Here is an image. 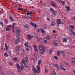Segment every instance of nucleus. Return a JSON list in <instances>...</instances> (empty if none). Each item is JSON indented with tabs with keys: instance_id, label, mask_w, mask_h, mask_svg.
<instances>
[{
	"instance_id": "nucleus-40",
	"label": "nucleus",
	"mask_w": 75,
	"mask_h": 75,
	"mask_svg": "<svg viewBox=\"0 0 75 75\" xmlns=\"http://www.w3.org/2000/svg\"><path fill=\"white\" fill-rule=\"evenodd\" d=\"M13 59L14 61H17V59L16 57H14L13 58Z\"/></svg>"
},
{
	"instance_id": "nucleus-57",
	"label": "nucleus",
	"mask_w": 75,
	"mask_h": 75,
	"mask_svg": "<svg viewBox=\"0 0 75 75\" xmlns=\"http://www.w3.org/2000/svg\"><path fill=\"white\" fill-rule=\"evenodd\" d=\"M9 64L10 65H13V64L11 62H9Z\"/></svg>"
},
{
	"instance_id": "nucleus-7",
	"label": "nucleus",
	"mask_w": 75,
	"mask_h": 75,
	"mask_svg": "<svg viewBox=\"0 0 75 75\" xmlns=\"http://www.w3.org/2000/svg\"><path fill=\"white\" fill-rule=\"evenodd\" d=\"M53 43L55 46H58V43L56 41H54L53 42Z\"/></svg>"
},
{
	"instance_id": "nucleus-43",
	"label": "nucleus",
	"mask_w": 75,
	"mask_h": 75,
	"mask_svg": "<svg viewBox=\"0 0 75 75\" xmlns=\"http://www.w3.org/2000/svg\"><path fill=\"white\" fill-rule=\"evenodd\" d=\"M16 25V23H14L13 24L12 28H14V25Z\"/></svg>"
},
{
	"instance_id": "nucleus-10",
	"label": "nucleus",
	"mask_w": 75,
	"mask_h": 75,
	"mask_svg": "<svg viewBox=\"0 0 75 75\" xmlns=\"http://www.w3.org/2000/svg\"><path fill=\"white\" fill-rule=\"evenodd\" d=\"M50 38H51V37H50V36L49 35H47L46 37V39L47 40H50Z\"/></svg>"
},
{
	"instance_id": "nucleus-15",
	"label": "nucleus",
	"mask_w": 75,
	"mask_h": 75,
	"mask_svg": "<svg viewBox=\"0 0 75 75\" xmlns=\"http://www.w3.org/2000/svg\"><path fill=\"white\" fill-rule=\"evenodd\" d=\"M42 61L41 60H39L38 62V65H39V66H40L41 65V62Z\"/></svg>"
},
{
	"instance_id": "nucleus-59",
	"label": "nucleus",
	"mask_w": 75,
	"mask_h": 75,
	"mask_svg": "<svg viewBox=\"0 0 75 75\" xmlns=\"http://www.w3.org/2000/svg\"><path fill=\"white\" fill-rule=\"evenodd\" d=\"M20 47L19 46H18V47L17 48V49L18 50H21V49H20Z\"/></svg>"
},
{
	"instance_id": "nucleus-64",
	"label": "nucleus",
	"mask_w": 75,
	"mask_h": 75,
	"mask_svg": "<svg viewBox=\"0 0 75 75\" xmlns=\"http://www.w3.org/2000/svg\"><path fill=\"white\" fill-rule=\"evenodd\" d=\"M73 35H74V36H75V33L74 32L73 33Z\"/></svg>"
},
{
	"instance_id": "nucleus-44",
	"label": "nucleus",
	"mask_w": 75,
	"mask_h": 75,
	"mask_svg": "<svg viewBox=\"0 0 75 75\" xmlns=\"http://www.w3.org/2000/svg\"><path fill=\"white\" fill-rule=\"evenodd\" d=\"M53 13L54 16H56V14L57 13H55V11H53Z\"/></svg>"
},
{
	"instance_id": "nucleus-30",
	"label": "nucleus",
	"mask_w": 75,
	"mask_h": 75,
	"mask_svg": "<svg viewBox=\"0 0 75 75\" xmlns=\"http://www.w3.org/2000/svg\"><path fill=\"white\" fill-rule=\"evenodd\" d=\"M54 59H55L56 60H57V59H58V57L57 56H54Z\"/></svg>"
},
{
	"instance_id": "nucleus-5",
	"label": "nucleus",
	"mask_w": 75,
	"mask_h": 75,
	"mask_svg": "<svg viewBox=\"0 0 75 75\" xmlns=\"http://www.w3.org/2000/svg\"><path fill=\"white\" fill-rule=\"evenodd\" d=\"M33 72H34V74H36V69L35 68V67L34 66H33Z\"/></svg>"
},
{
	"instance_id": "nucleus-6",
	"label": "nucleus",
	"mask_w": 75,
	"mask_h": 75,
	"mask_svg": "<svg viewBox=\"0 0 75 75\" xmlns=\"http://www.w3.org/2000/svg\"><path fill=\"white\" fill-rule=\"evenodd\" d=\"M1 71H2V67H0V73L1 72ZM0 75H4V73L1 72L0 73Z\"/></svg>"
},
{
	"instance_id": "nucleus-8",
	"label": "nucleus",
	"mask_w": 75,
	"mask_h": 75,
	"mask_svg": "<svg viewBox=\"0 0 75 75\" xmlns=\"http://www.w3.org/2000/svg\"><path fill=\"white\" fill-rule=\"evenodd\" d=\"M51 4L52 6L53 7H56V5L53 2V1L51 2Z\"/></svg>"
},
{
	"instance_id": "nucleus-61",
	"label": "nucleus",
	"mask_w": 75,
	"mask_h": 75,
	"mask_svg": "<svg viewBox=\"0 0 75 75\" xmlns=\"http://www.w3.org/2000/svg\"><path fill=\"white\" fill-rule=\"evenodd\" d=\"M26 14L27 16H28L29 15H30V13H28L27 12V13H26Z\"/></svg>"
},
{
	"instance_id": "nucleus-51",
	"label": "nucleus",
	"mask_w": 75,
	"mask_h": 75,
	"mask_svg": "<svg viewBox=\"0 0 75 75\" xmlns=\"http://www.w3.org/2000/svg\"><path fill=\"white\" fill-rule=\"evenodd\" d=\"M0 23L1 25H2V27H3V23L1 22H0Z\"/></svg>"
},
{
	"instance_id": "nucleus-26",
	"label": "nucleus",
	"mask_w": 75,
	"mask_h": 75,
	"mask_svg": "<svg viewBox=\"0 0 75 75\" xmlns=\"http://www.w3.org/2000/svg\"><path fill=\"white\" fill-rule=\"evenodd\" d=\"M6 30L7 31H10V28L6 27Z\"/></svg>"
},
{
	"instance_id": "nucleus-56",
	"label": "nucleus",
	"mask_w": 75,
	"mask_h": 75,
	"mask_svg": "<svg viewBox=\"0 0 75 75\" xmlns=\"http://www.w3.org/2000/svg\"><path fill=\"white\" fill-rule=\"evenodd\" d=\"M54 65L55 67H58V64H54Z\"/></svg>"
},
{
	"instance_id": "nucleus-35",
	"label": "nucleus",
	"mask_w": 75,
	"mask_h": 75,
	"mask_svg": "<svg viewBox=\"0 0 75 75\" xmlns=\"http://www.w3.org/2000/svg\"><path fill=\"white\" fill-rule=\"evenodd\" d=\"M24 67L25 68H28V65L27 64H24Z\"/></svg>"
},
{
	"instance_id": "nucleus-17",
	"label": "nucleus",
	"mask_w": 75,
	"mask_h": 75,
	"mask_svg": "<svg viewBox=\"0 0 75 75\" xmlns=\"http://www.w3.org/2000/svg\"><path fill=\"white\" fill-rule=\"evenodd\" d=\"M60 53H61V54H62L64 56H65V53L64 52H63V51H62L61 52L60 51L59 52Z\"/></svg>"
},
{
	"instance_id": "nucleus-12",
	"label": "nucleus",
	"mask_w": 75,
	"mask_h": 75,
	"mask_svg": "<svg viewBox=\"0 0 75 75\" xmlns=\"http://www.w3.org/2000/svg\"><path fill=\"white\" fill-rule=\"evenodd\" d=\"M51 25L52 26H54L55 25V22L52 21L51 22Z\"/></svg>"
},
{
	"instance_id": "nucleus-19",
	"label": "nucleus",
	"mask_w": 75,
	"mask_h": 75,
	"mask_svg": "<svg viewBox=\"0 0 75 75\" xmlns=\"http://www.w3.org/2000/svg\"><path fill=\"white\" fill-rule=\"evenodd\" d=\"M16 66L17 69H20V65L19 64H16Z\"/></svg>"
},
{
	"instance_id": "nucleus-21",
	"label": "nucleus",
	"mask_w": 75,
	"mask_h": 75,
	"mask_svg": "<svg viewBox=\"0 0 75 75\" xmlns=\"http://www.w3.org/2000/svg\"><path fill=\"white\" fill-rule=\"evenodd\" d=\"M21 32V30H20L17 29L16 33H20Z\"/></svg>"
},
{
	"instance_id": "nucleus-54",
	"label": "nucleus",
	"mask_w": 75,
	"mask_h": 75,
	"mask_svg": "<svg viewBox=\"0 0 75 75\" xmlns=\"http://www.w3.org/2000/svg\"><path fill=\"white\" fill-rule=\"evenodd\" d=\"M28 58H27V57H26L25 58V60L26 61H28Z\"/></svg>"
},
{
	"instance_id": "nucleus-34",
	"label": "nucleus",
	"mask_w": 75,
	"mask_h": 75,
	"mask_svg": "<svg viewBox=\"0 0 75 75\" xmlns=\"http://www.w3.org/2000/svg\"><path fill=\"white\" fill-rule=\"evenodd\" d=\"M36 72L37 74H40V70H37V71H36Z\"/></svg>"
},
{
	"instance_id": "nucleus-50",
	"label": "nucleus",
	"mask_w": 75,
	"mask_h": 75,
	"mask_svg": "<svg viewBox=\"0 0 75 75\" xmlns=\"http://www.w3.org/2000/svg\"><path fill=\"white\" fill-rule=\"evenodd\" d=\"M35 51H36L37 52H38V49H37V48H35Z\"/></svg>"
},
{
	"instance_id": "nucleus-45",
	"label": "nucleus",
	"mask_w": 75,
	"mask_h": 75,
	"mask_svg": "<svg viewBox=\"0 0 75 75\" xmlns=\"http://www.w3.org/2000/svg\"><path fill=\"white\" fill-rule=\"evenodd\" d=\"M18 72H19V73H20V72H21V69H18Z\"/></svg>"
},
{
	"instance_id": "nucleus-18",
	"label": "nucleus",
	"mask_w": 75,
	"mask_h": 75,
	"mask_svg": "<svg viewBox=\"0 0 75 75\" xmlns=\"http://www.w3.org/2000/svg\"><path fill=\"white\" fill-rule=\"evenodd\" d=\"M16 35L17 37L18 38L20 37V34L18 32L16 33Z\"/></svg>"
},
{
	"instance_id": "nucleus-31",
	"label": "nucleus",
	"mask_w": 75,
	"mask_h": 75,
	"mask_svg": "<svg viewBox=\"0 0 75 75\" xmlns=\"http://www.w3.org/2000/svg\"><path fill=\"white\" fill-rule=\"evenodd\" d=\"M69 31L71 32V33H72V34L74 32V31H73V30H72L71 29H69Z\"/></svg>"
},
{
	"instance_id": "nucleus-33",
	"label": "nucleus",
	"mask_w": 75,
	"mask_h": 75,
	"mask_svg": "<svg viewBox=\"0 0 75 75\" xmlns=\"http://www.w3.org/2000/svg\"><path fill=\"white\" fill-rule=\"evenodd\" d=\"M65 8H67V10H68V11H69L70 10H69V6H65Z\"/></svg>"
},
{
	"instance_id": "nucleus-16",
	"label": "nucleus",
	"mask_w": 75,
	"mask_h": 75,
	"mask_svg": "<svg viewBox=\"0 0 75 75\" xmlns=\"http://www.w3.org/2000/svg\"><path fill=\"white\" fill-rule=\"evenodd\" d=\"M63 41L64 42H67V40H68V39L65 38H64L63 39Z\"/></svg>"
},
{
	"instance_id": "nucleus-9",
	"label": "nucleus",
	"mask_w": 75,
	"mask_h": 75,
	"mask_svg": "<svg viewBox=\"0 0 75 75\" xmlns=\"http://www.w3.org/2000/svg\"><path fill=\"white\" fill-rule=\"evenodd\" d=\"M71 62L73 63L74 64H75V58H73L71 59Z\"/></svg>"
},
{
	"instance_id": "nucleus-3",
	"label": "nucleus",
	"mask_w": 75,
	"mask_h": 75,
	"mask_svg": "<svg viewBox=\"0 0 75 75\" xmlns=\"http://www.w3.org/2000/svg\"><path fill=\"white\" fill-rule=\"evenodd\" d=\"M18 54L19 55H21V54H22V53H23V51H22V50L21 49H18Z\"/></svg>"
},
{
	"instance_id": "nucleus-58",
	"label": "nucleus",
	"mask_w": 75,
	"mask_h": 75,
	"mask_svg": "<svg viewBox=\"0 0 75 75\" xmlns=\"http://www.w3.org/2000/svg\"><path fill=\"white\" fill-rule=\"evenodd\" d=\"M47 42V40H44V42L45 43H46V42Z\"/></svg>"
},
{
	"instance_id": "nucleus-32",
	"label": "nucleus",
	"mask_w": 75,
	"mask_h": 75,
	"mask_svg": "<svg viewBox=\"0 0 75 75\" xmlns=\"http://www.w3.org/2000/svg\"><path fill=\"white\" fill-rule=\"evenodd\" d=\"M24 69V66H21V70H23Z\"/></svg>"
},
{
	"instance_id": "nucleus-60",
	"label": "nucleus",
	"mask_w": 75,
	"mask_h": 75,
	"mask_svg": "<svg viewBox=\"0 0 75 75\" xmlns=\"http://www.w3.org/2000/svg\"><path fill=\"white\" fill-rule=\"evenodd\" d=\"M26 49L27 51H30V50H29V49H28V48H26Z\"/></svg>"
},
{
	"instance_id": "nucleus-2",
	"label": "nucleus",
	"mask_w": 75,
	"mask_h": 75,
	"mask_svg": "<svg viewBox=\"0 0 75 75\" xmlns=\"http://www.w3.org/2000/svg\"><path fill=\"white\" fill-rule=\"evenodd\" d=\"M39 49L41 50H44V49H45V47L43 45H40L39 46Z\"/></svg>"
},
{
	"instance_id": "nucleus-38",
	"label": "nucleus",
	"mask_w": 75,
	"mask_h": 75,
	"mask_svg": "<svg viewBox=\"0 0 75 75\" xmlns=\"http://www.w3.org/2000/svg\"><path fill=\"white\" fill-rule=\"evenodd\" d=\"M18 41H17V40H15V44H18Z\"/></svg>"
},
{
	"instance_id": "nucleus-42",
	"label": "nucleus",
	"mask_w": 75,
	"mask_h": 75,
	"mask_svg": "<svg viewBox=\"0 0 75 75\" xmlns=\"http://www.w3.org/2000/svg\"><path fill=\"white\" fill-rule=\"evenodd\" d=\"M50 10L51 11H52L53 12L54 11V9H53L52 8H50Z\"/></svg>"
},
{
	"instance_id": "nucleus-28",
	"label": "nucleus",
	"mask_w": 75,
	"mask_h": 75,
	"mask_svg": "<svg viewBox=\"0 0 75 75\" xmlns=\"http://www.w3.org/2000/svg\"><path fill=\"white\" fill-rule=\"evenodd\" d=\"M4 55L5 57H8V54H7V52H6L4 53Z\"/></svg>"
},
{
	"instance_id": "nucleus-20",
	"label": "nucleus",
	"mask_w": 75,
	"mask_h": 75,
	"mask_svg": "<svg viewBox=\"0 0 75 75\" xmlns=\"http://www.w3.org/2000/svg\"><path fill=\"white\" fill-rule=\"evenodd\" d=\"M69 27L70 28H71V29H72L73 30H74V25H70Z\"/></svg>"
},
{
	"instance_id": "nucleus-62",
	"label": "nucleus",
	"mask_w": 75,
	"mask_h": 75,
	"mask_svg": "<svg viewBox=\"0 0 75 75\" xmlns=\"http://www.w3.org/2000/svg\"><path fill=\"white\" fill-rule=\"evenodd\" d=\"M8 27H9V28H10V27H11V25H7Z\"/></svg>"
},
{
	"instance_id": "nucleus-39",
	"label": "nucleus",
	"mask_w": 75,
	"mask_h": 75,
	"mask_svg": "<svg viewBox=\"0 0 75 75\" xmlns=\"http://www.w3.org/2000/svg\"><path fill=\"white\" fill-rule=\"evenodd\" d=\"M22 64H23L24 65H25V61H24V59L22 60Z\"/></svg>"
},
{
	"instance_id": "nucleus-47",
	"label": "nucleus",
	"mask_w": 75,
	"mask_h": 75,
	"mask_svg": "<svg viewBox=\"0 0 75 75\" xmlns=\"http://www.w3.org/2000/svg\"><path fill=\"white\" fill-rule=\"evenodd\" d=\"M34 26V27L35 28H37L38 27L37 26V25H36V23L35 24V25Z\"/></svg>"
},
{
	"instance_id": "nucleus-46",
	"label": "nucleus",
	"mask_w": 75,
	"mask_h": 75,
	"mask_svg": "<svg viewBox=\"0 0 75 75\" xmlns=\"http://www.w3.org/2000/svg\"><path fill=\"white\" fill-rule=\"evenodd\" d=\"M30 24H31L32 26H34V24L33 22H31Z\"/></svg>"
},
{
	"instance_id": "nucleus-24",
	"label": "nucleus",
	"mask_w": 75,
	"mask_h": 75,
	"mask_svg": "<svg viewBox=\"0 0 75 75\" xmlns=\"http://www.w3.org/2000/svg\"><path fill=\"white\" fill-rule=\"evenodd\" d=\"M5 46L6 47V50L7 51L8 49V47L7 46V44L6 43H5Z\"/></svg>"
},
{
	"instance_id": "nucleus-55",
	"label": "nucleus",
	"mask_w": 75,
	"mask_h": 75,
	"mask_svg": "<svg viewBox=\"0 0 75 75\" xmlns=\"http://www.w3.org/2000/svg\"><path fill=\"white\" fill-rule=\"evenodd\" d=\"M52 50H50V52H49V53L51 54V53H52Z\"/></svg>"
},
{
	"instance_id": "nucleus-48",
	"label": "nucleus",
	"mask_w": 75,
	"mask_h": 75,
	"mask_svg": "<svg viewBox=\"0 0 75 75\" xmlns=\"http://www.w3.org/2000/svg\"><path fill=\"white\" fill-rule=\"evenodd\" d=\"M63 4V5H65V1H62L61 2Z\"/></svg>"
},
{
	"instance_id": "nucleus-1",
	"label": "nucleus",
	"mask_w": 75,
	"mask_h": 75,
	"mask_svg": "<svg viewBox=\"0 0 75 75\" xmlns=\"http://www.w3.org/2000/svg\"><path fill=\"white\" fill-rule=\"evenodd\" d=\"M57 25H59V24H64V22H61V19H57Z\"/></svg>"
},
{
	"instance_id": "nucleus-49",
	"label": "nucleus",
	"mask_w": 75,
	"mask_h": 75,
	"mask_svg": "<svg viewBox=\"0 0 75 75\" xmlns=\"http://www.w3.org/2000/svg\"><path fill=\"white\" fill-rule=\"evenodd\" d=\"M57 68L58 70H60V68H59V67L58 66L57 67Z\"/></svg>"
},
{
	"instance_id": "nucleus-63",
	"label": "nucleus",
	"mask_w": 75,
	"mask_h": 75,
	"mask_svg": "<svg viewBox=\"0 0 75 75\" xmlns=\"http://www.w3.org/2000/svg\"><path fill=\"white\" fill-rule=\"evenodd\" d=\"M47 72H48V70L47 69H46V70H45V72L47 73Z\"/></svg>"
},
{
	"instance_id": "nucleus-22",
	"label": "nucleus",
	"mask_w": 75,
	"mask_h": 75,
	"mask_svg": "<svg viewBox=\"0 0 75 75\" xmlns=\"http://www.w3.org/2000/svg\"><path fill=\"white\" fill-rule=\"evenodd\" d=\"M60 68H61V69H62L63 70H64V71H66V69H65V68H64L63 67H62V66L60 65Z\"/></svg>"
},
{
	"instance_id": "nucleus-4",
	"label": "nucleus",
	"mask_w": 75,
	"mask_h": 75,
	"mask_svg": "<svg viewBox=\"0 0 75 75\" xmlns=\"http://www.w3.org/2000/svg\"><path fill=\"white\" fill-rule=\"evenodd\" d=\"M45 49L40 50V54H44V53L45 52Z\"/></svg>"
},
{
	"instance_id": "nucleus-53",
	"label": "nucleus",
	"mask_w": 75,
	"mask_h": 75,
	"mask_svg": "<svg viewBox=\"0 0 75 75\" xmlns=\"http://www.w3.org/2000/svg\"><path fill=\"white\" fill-rule=\"evenodd\" d=\"M18 42H19V41H20V39L19 38H18L16 40Z\"/></svg>"
},
{
	"instance_id": "nucleus-13",
	"label": "nucleus",
	"mask_w": 75,
	"mask_h": 75,
	"mask_svg": "<svg viewBox=\"0 0 75 75\" xmlns=\"http://www.w3.org/2000/svg\"><path fill=\"white\" fill-rule=\"evenodd\" d=\"M9 19H10V20H11V21H13V17H12L11 16H9Z\"/></svg>"
},
{
	"instance_id": "nucleus-11",
	"label": "nucleus",
	"mask_w": 75,
	"mask_h": 75,
	"mask_svg": "<svg viewBox=\"0 0 75 75\" xmlns=\"http://www.w3.org/2000/svg\"><path fill=\"white\" fill-rule=\"evenodd\" d=\"M7 75H12V73L11 71H8L6 73Z\"/></svg>"
},
{
	"instance_id": "nucleus-52",
	"label": "nucleus",
	"mask_w": 75,
	"mask_h": 75,
	"mask_svg": "<svg viewBox=\"0 0 75 75\" xmlns=\"http://www.w3.org/2000/svg\"><path fill=\"white\" fill-rule=\"evenodd\" d=\"M36 38L37 39V41H39V40H40L39 38H38V37H37Z\"/></svg>"
},
{
	"instance_id": "nucleus-25",
	"label": "nucleus",
	"mask_w": 75,
	"mask_h": 75,
	"mask_svg": "<svg viewBox=\"0 0 75 75\" xmlns=\"http://www.w3.org/2000/svg\"><path fill=\"white\" fill-rule=\"evenodd\" d=\"M51 75H56V73L55 71H53L51 73Z\"/></svg>"
},
{
	"instance_id": "nucleus-27",
	"label": "nucleus",
	"mask_w": 75,
	"mask_h": 75,
	"mask_svg": "<svg viewBox=\"0 0 75 75\" xmlns=\"http://www.w3.org/2000/svg\"><path fill=\"white\" fill-rule=\"evenodd\" d=\"M25 47H28V43H27V42H26L25 43Z\"/></svg>"
},
{
	"instance_id": "nucleus-23",
	"label": "nucleus",
	"mask_w": 75,
	"mask_h": 75,
	"mask_svg": "<svg viewBox=\"0 0 75 75\" xmlns=\"http://www.w3.org/2000/svg\"><path fill=\"white\" fill-rule=\"evenodd\" d=\"M28 40L31 39V36H30L29 35H28Z\"/></svg>"
},
{
	"instance_id": "nucleus-41",
	"label": "nucleus",
	"mask_w": 75,
	"mask_h": 75,
	"mask_svg": "<svg viewBox=\"0 0 75 75\" xmlns=\"http://www.w3.org/2000/svg\"><path fill=\"white\" fill-rule=\"evenodd\" d=\"M57 54L58 56H59L60 55V54H61V53H60V52H57Z\"/></svg>"
},
{
	"instance_id": "nucleus-37",
	"label": "nucleus",
	"mask_w": 75,
	"mask_h": 75,
	"mask_svg": "<svg viewBox=\"0 0 75 75\" xmlns=\"http://www.w3.org/2000/svg\"><path fill=\"white\" fill-rule=\"evenodd\" d=\"M18 10H20V11H23V9L20 7L18 8Z\"/></svg>"
},
{
	"instance_id": "nucleus-14",
	"label": "nucleus",
	"mask_w": 75,
	"mask_h": 75,
	"mask_svg": "<svg viewBox=\"0 0 75 75\" xmlns=\"http://www.w3.org/2000/svg\"><path fill=\"white\" fill-rule=\"evenodd\" d=\"M40 30L42 33H43V34H45V31H44V29H43L42 28H40Z\"/></svg>"
},
{
	"instance_id": "nucleus-29",
	"label": "nucleus",
	"mask_w": 75,
	"mask_h": 75,
	"mask_svg": "<svg viewBox=\"0 0 75 75\" xmlns=\"http://www.w3.org/2000/svg\"><path fill=\"white\" fill-rule=\"evenodd\" d=\"M36 67L38 70H40V67L39 66H37Z\"/></svg>"
},
{
	"instance_id": "nucleus-36",
	"label": "nucleus",
	"mask_w": 75,
	"mask_h": 75,
	"mask_svg": "<svg viewBox=\"0 0 75 75\" xmlns=\"http://www.w3.org/2000/svg\"><path fill=\"white\" fill-rule=\"evenodd\" d=\"M24 26L25 28H29V26H28V25H27L26 24L24 25Z\"/></svg>"
}]
</instances>
